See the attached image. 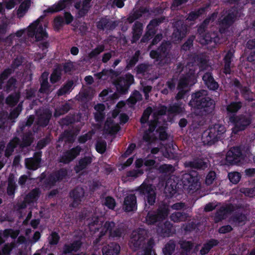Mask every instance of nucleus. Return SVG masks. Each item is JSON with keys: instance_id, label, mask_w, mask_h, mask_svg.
<instances>
[{"instance_id": "c85d7f7f", "label": "nucleus", "mask_w": 255, "mask_h": 255, "mask_svg": "<svg viewBox=\"0 0 255 255\" xmlns=\"http://www.w3.org/2000/svg\"><path fill=\"white\" fill-rule=\"evenodd\" d=\"M66 0H60L58 3L49 7L44 11L47 13H54L64 9L66 6Z\"/></svg>"}, {"instance_id": "5fc2aeb1", "label": "nucleus", "mask_w": 255, "mask_h": 255, "mask_svg": "<svg viewBox=\"0 0 255 255\" xmlns=\"http://www.w3.org/2000/svg\"><path fill=\"white\" fill-rule=\"evenodd\" d=\"M50 117L46 114L41 115L38 119V124L42 127H46L49 124Z\"/></svg>"}, {"instance_id": "a878e982", "label": "nucleus", "mask_w": 255, "mask_h": 255, "mask_svg": "<svg viewBox=\"0 0 255 255\" xmlns=\"http://www.w3.org/2000/svg\"><path fill=\"white\" fill-rule=\"evenodd\" d=\"M184 108L182 102H175L170 104L168 108V114L169 115H177L183 112Z\"/></svg>"}, {"instance_id": "de8ad7c7", "label": "nucleus", "mask_w": 255, "mask_h": 255, "mask_svg": "<svg viewBox=\"0 0 255 255\" xmlns=\"http://www.w3.org/2000/svg\"><path fill=\"white\" fill-rule=\"evenodd\" d=\"M53 22L54 28L56 31H59L65 23L64 18L61 15H58L55 17L54 19Z\"/></svg>"}, {"instance_id": "58836bf2", "label": "nucleus", "mask_w": 255, "mask_h": 255, "mask_svg": "<svg viewBox=\"0 0 255 255\" xmlns=\"http://www.w3.org/2000/svg\"><path fill=\"white\" fill-rule=\"evenodd\" d=\"M142 97L140 92L137 90H134L128 99V102L131 105H135L138 101H141Z\"/></svg>"}, {"instance_id": "c9c22d12", "label": "nucleus", "mask_w": 255, "mask_h": 255, "mask_svg": "<svg viewBox=\"0 0 255 255\" xmlns=\"http://www.w3.org/2000/svg\"><path fill=\"white\" fill-rule=\"evenodd\" d=\"M242 97L248 102H252L254 100L253 93L250 87L248 86H244L240 90Z\"/></svg>"}, {"instance_id": "09e8293b", "label": "nucleus", "mask_w": 255, "mask_h": 255, "mask_svg": "<svg viewBox=\"0 0 255 255\" xmlns=\"http://www.w3.org/2000/svg\"><path fill=\"white\" fill-rule=\"evenodd\" d=\"M105 50V46L103 45H100L97 46L95 49H93L88 54V57L90 59L96 58L101 52Z\"/></svg>"}, {"instance_id": "e433bc0d", "label": "nucleus", "mask_w": 255, "mask_h": 255, "mask_svg": "<svg viewBox=\"0 0 255 255\" xmlns=\"http://www.w3.org/2000/svg\"><path fill=\"white\" fill-rule=\"evenodd\" d=\"M19 97L18 94H11L6 97L5 103L10 107L15 106L18 103Z\"/></svg>"}, {"instance_id": "bb28decb", "label": "nucleus", "mask_w": 255, "mask_h": 255, "mask_svg": "<svg viewBox=\"0 0 255 255\" xmlns=\"http://www.w3.org/2000/svg\"><path fill=\"white\" fill-rule=\"evenodd\" d=\"M120 250V247L118 245L112 243L104 246L103 249V255H118Z\"/></svg>"}, {"instance_id": "3c124183", "label": "nucleus", "mask_w": 255, "mask_h": 255, "mask_svg": "<svg viewBox=\"0 0 255 255\" xmlns=\"http://www.w3.org/2000/svg\"><path fill=\"white\" fill-rule=\"evenodd\" d=\"M53 174L57 181H61L67 175V171L65 168H60Z\"/></svg>"}, {"instance_id": "0eeeda50", "label": "nucleus", "mask_w": 255, "mask_h": 255, "mask_svg": "<svg viewBox=\"0 0 255 255\" xmlns=\"http://www.w3.org/2000/svg\"><path fill=\"white\" fill-rule=\"evenodd\" d=\"M134 81L133 76L128 73L124 76L120 77L114 82L117 92L122 95L127 94L130 86Z\"/></svg>"}, {"instance_id": "cd10ccee", "label": "nucleus", "mask_w": 255, "mask_h": 255, "mask_svg": "<svg viewBox=\"0 0 255 255\" xmlns=\"http://www.w3.org/2000/svg\"><path fill=\"white\" fill-rule=\"evenodd\" d=\"M40 193L39 189L35 188L32 189L25 196L24 202L28 204L36 202L39 197Z\"/></svg>"}, {"instance_id": "49530a36", "label": "nucleus", "mask_w": 255, "mask_h": 255, "mask_svg": "<svg viewBox=\"0 0 255 255\" xmlns=\"http://www.w3.org/2000/svg\"><path fill=\"white\" fill-rule=\"evenodd\" d=\"M19 233L17 231H13L12 230H6L2 234L0 233V244L4 242L3 237L10 236L12 238H15L18 235Z\"/></svg>"}, {"instance_id": "6e6552de", "label": "nucleus", "mask_w": 255, "mask_h": 255, "mask_svg": "<svg viewBox=\"0 0 255 255\" xmlns=\"http://www.w3.org/2000/svg\"><path fill=\"white\" fill-rule=\"evenodd\" d=\"M137 190L141 195L144 196L145 207H146L147 204L149 206L154 205L155 202L156 193L152 185L143 183L138 188Z\"/></svg>"}, {"instance_id": "f257e3e1", "label": "nucleus", "mask_w": 255, "mask_h": 255, "mask_svg": "<svg viewBox=\"0 0 255 255\" xmlns=\"http://www.w3.org/2000/svg\"><path fill=\"white\" fill-rule=\"evenodd\" d=\"M198 175L196 171L192 170L182 175L181 180L182 184H179L174 180H168L166 183L165 192L169 197L166 198L162 202L161 206L158 207H187L185 203L178 202L170 205L169 202L171 199L176 198L183 190L188 192L196 191L199 186Z\"/></svg>"}, {"instance_id": "864d4df0", "label": "nucleus", "mask_w": 255, "mask_h": 255, "mask_svg": "<svg viewBox=\"0 0 255 255\" xmlns=\"http://www.w3.org/2000/svg\"><path fill=\"white\" fill-rule=\"evenodd\" d=\"M31 133L26 132L23 133L22 137V145L24 147L30 146L32 143Z\"/></svg>"}, {"instance_id": "a18cd8bd", "label": "nucleus", "mask_w": 255, "mask_h": 255, "mask_svg": "<svg viewBox=\"0 0 255 255\" xmlns=\"http://www.w3.org/2000/svg\"><path fill=\"white\" fill-rule=\"evenodd\" d=\"M167 215L166 213L164 214H159L157 217H156V215L149 213L146 216V221L148 224H153L157 221V219L165 218V217Z\"/></svg>"}, {"instance_id": "4c0bfd02", "label": "nucleus", "mask_w": 255, "mask_h": 255, "mask_svg": "<svg viewBox=\"0 0 255 255\" xmlns=\"http://www.w3.org/2000/svg\"><path fill=\"white\" fill-rule=\"evenodd\" d=\"M16 78L14 77H11L3 87V90L8 93L14 90L16 88Z\"/></svg>"}, {"instance_id": "13d9d810", "label": "nucleus", "mask_w": 255, "mask_h": 255, "mask_svg": "<svg viewBox=\"0 0 255 255\" xmlns=\"http://www.w3.org/2000/svg\"><path fill=\"white\" fill-rule=\"evenodd\" d=\"M57 181L53 173L50 174L44 181L46 187H51L55 185Z\"/></svg>"}, {"instance_id": "9d476101", "label": "nucleus", "mask_w": 255, "mask_h": 255, "mask_svg": "<svg viewBox=\"0 0 255 255\" xmlns=\"http://www.w3.org/2000/svg\"><path fill=\"white\" fill-rule=\"evenodd\" d=\"M236 96L233 101H230L225 106V109L227 116L229 120L232 117H235L237 114L240 111L243 106V102L241 101L239 97V92H235Z\"/></svg>"}, {"instance_id": "338daca9", "label": "nucleus", "mask_w": 255, "mask_h": 255, "mask_svg": "<svg viewBox=\"0 0 255 255\" xmlns=\"http://www.w3.org/2000/svg\"><path fill=\"white\" fill-rule=\"evenodd\" d=\"M174 248L175 244L173 242H170L167 244L163 250L164 255H171Z\"/></svg>"}, {"instance_id": "bf43d9fd", "label": "nucleus", "mask_w": 255, "mask_h": 255, "mask_svg": "<svg viewBox=\"0 0 255 255\" xmlns=\"http://www.w3.org/2000/svg\"><path fill=\"white\" fill-rule=\"evenodd\" d=\"M107 148V143L105 141H98L96 144V151L100 153L103 154L105 152Z\"/></svg>"}, {"instance_id": "a19ab883", "label": "nucleus", "mask_w": 255, "mask_h": 255, "mask_svg": "<svg viewBox=\"0 0 255 255\" xmlns=\"http://www.w3.org/2000/svg\"><path fill=\"white\" fill-rule=\"evenodd\" d=\"M113 121L110 120H107L105 123V126L107 128V130L111 134H116L120 129V127L118 125H113Z\"/></svg>"}, {"instance_id": "1a4fd4ad", "label": "nucleus", "mask_w": 255, "mask_h": 255, "mask_svg": "<svg viewBox=\"0 0 255 255\" xmlns=\"http://www.w3.org/2000/svg\"><path fill=\"white\" fill-rule=\"evenodd\" d=\"M244 158L241 148L234 146L227 152L226 164L228 165H237L241 163Z\"/></svg>"}, {"instance_id": "ddd939ff", "label": "nucleus", "mask_w": 255, "mask_h": 255, "mask_svg": "<svg viewBox=\"0 0 255 255\" xmlns=\"http://www.w3.org/2000/svg\"><path fill=\"white\" fill-rule=\"evenodd\" d=\"M236 17V12L234 11H229L227 14L220 21V32L225 33L235 22Z\"/></svg>"}, {"instance_id": "4be33fe9", "label": "nucleus", "mask_w": 255, "mask_h": 255, "mask_svg": "<svg viewBox=\"0 0 255 255\" xmlns=\"http://www.w3.org/2000/svg\"><path fill=\"white\" fill-rule=\"evenodd\" d=\"M234 56V51L231 49L229 50L225 55L223 61L224 62V73L227 74H230L231 72V65Z\"/></svg>"}, {"instance_id": "37998d69", "label": "nucleus", "mask_w": 255, "mask_h": 255, "mask_svg": "<svg viewBox=\"0 0 255 255\" xmlns=\"http://www.w3.org/2000/svg\"><path fill=\"white\" fill-rule=\"evenodd\" d=\"M40 163L32 158L25 159V165L27 169L35 170L39 167Z\"/></svg>"}, {"instance_id": "8fccbe9b", "label": "nucleus", "mask_w": 255, "mask_h": 255, "mask_svg": "<svg viewBox=\"0 0 255 255\" xmlns=\"http://www.w3.org/2000/svg\"><path fill=\"white\" fill-rule=\"evenodd\" d=\"M153 120L148 122V128L147 130L149 132H153L156 129L158 124L159 123L158 118H157L156 113L153 114Z\"/></svg>"}, {"instance_id": "6e6d98bb", "label": "nucleus", "mask_w": 255, "mask_h": 255, "mask_svg": "<svg viewBox=\"0 0 255 255\" xmlns=\"http://www.w3.org/2000/svg\"><path fill=\"white\" fill-rule=\"evenodd\" d=\"M217 244V242L216 240H211L205 244L201 250V254L205 255L208 253L209 250L214 246Z\"/></svg>"}, {"instance_id": "6ab92c4d", "label": "nucleus", "mask_w": 255, "mask_h": 255, "mask_svg": "<svg viewBox=\"0 0 255 255\" xmlns=\"http://www.w3.org/2000/svg\"><path fill=\"white\" fill-rule=\"evenodd\" d=\"M103 223V219L102 218H99L97 221L90 224V228L91 230H93V227L95 226V228L97 229L98 230H100V232L102 234L108 231L111 232L112 228L114 227V223L113 222H106L103 227L102 226Z\"/></svg>"}, {"instance_id": "e2e57ef3", "label": "nucleus", "mask_w": 255, "mask_h": 255, "mask_svg": "<svg viewBox=\"0 0 255 255\" xmlns=\"http://www.w3.org/2000/svg\"><path fill=\"white\" fill-rule=\"evenodd\" d=\"M194 37H191L187 39L184 43L181 46V50L188 51L189 50L193 45Z\"/></svg>"}, {"instance_id": "2eb2a0df", "label": "nucleus", "mask_w": 255, "mask_h": 255, "mask_svg": "<svg viewBox=\"0 0 255 255\" xmlns=\"http://www.w3.org/2000/svg\"><path fill=\"white\" fill-rule=\"evenodd\" d=\"M187 31V25L182 21H177L174 24L173 37L177 40H181L186 36Z\"/></svg>"}, {"instance_id": "5701e85b", "label": "nucleus", "mask_w": 255, "mask_h": 255, "mask_svg": "<svg viewBox=\"0 0 255 255\" xmlns=\"http://www.w3.org/2000/svg\"><path fill=\"white\" fill-rule=\"evenodd\" d=\"M48 72L45 71L40 77V88L39 92L40 93H47L49 92L50 86L48 81Z\"/></svg>"}, {"instance_id": "4468645a", "label": "nucleus", "mask_w": 255, "mask_h": 255, "mask_svg": "<svg viewBox=\"0 0 255 255\" xmlns=\"http://www.w3.org/2000/svg\"><path fill=\"white\" fill-rule=\"evenodd\" d=\"M196 81L195 75L192 72H189L180 77L177 89H185L188 86L193 85Z\"/></svg>"}, {"instance_id": "f3484780", "label": "nucleus", "mask_w": 255, "mask_h": 255, "mask_svg": "<svg viewBox=\"0 0 255 255\" xmlns=\"http://www.w3.org/2000/svg\"><path fill=\"white\" fill-rule=\"evenodd\" d=\"M70 196L73 199V203L69 205V207H75L78 206L84 200L85 197L84 189L81 187H76L70 192Z\"/></svg>"}, {"instance_id": "0e129e2a", "label": "nucleus", "mask_w": 255, "mask_h": 255, "mask_svg": "<svg viewBox=\"0 0 255 255\" xmlns=\"http://www.w3.org/2000/svg\"><path fill=\"white\" fill-rule=\"evenodd\" d=\"M216 177V173L214 171H210L206 175L205 183L207 185L212 184Z\"/></svg>"}, {"instance_id": "f03ea898", "label": "nucleus", "mask_w": 255, "mask_h": 255, "mask_svg": "<svg viewBox=\"0 0 255 255\" xmlns=\"http://www.w3.org/2000/svg\"><path fill=\"white\" fill-rule=\"evenodd\" d=\"M188 104L200 117L212 115L215 108V101L208 96L207 91L203 90L193 93Z\"/></svg>"}, {"instance_id": "473e14b6", "label": "nucleus", "mask_w": 255, "mask_h": 255, "mask_svg": "<svg viewBox=\"0 0 255 255\" xmlns=\"http://www.w3.org/2000/svg\"><path fill=\"white\" fill-rule=\"evenodd\" d=\"M31 0H24L21 3L17 11L19 17H22L30 6Z\"/></svg>"}, {"instance_id": "72a5a7b5", "label": "nucleus", "mask_w": 255, "mask_h": 255, "mask_svg": "<svg viewBox=\"0 0 255 255\" xmlns=\"http://www.w3.org/2000/svg\"><path fill=\"white\" fill-rule=\"evenodd\" d=\"M140 55V51L137 50L135 52L134 54L131 56V57L127 61L126 69L129 70L133 67L137 62L138 61L139 57Z\"/></svg>"}, {"instance_id": "7ed1b4c3", "label": "nucleus", "mask_w": 255, "mask_h": 255, "mask_svg": "<svg viewBox=\"0 0 255 255\" xmlns=\"http://www.w3.org/2000/svg\"><path fill=\"white\" fill-rule=\"evenodd\" d=\"M226 131L224 125L215 124L204 131L202 135V142L205 145H212L224 138Z\"/></svg>"}, {"instance_id": "ea45409f", "label": "nucleus", "mask_w": 255, "mask_h": 255, "mask_svg": "<svg viewBox=\"0 0 255 255\" xmlns=\"http://www.w3.org/2000/svg\"><path fill=\"white\" fill-rule=\"evenodd\" d=\"M13 73V70L10 68L5 69L0 74V90L3 89V84L4 80H6L9 76Z\"/></svg>"}, {"instance_id": "4d7b16f0", "label": "nucleus", "mask_w": 255, "mask_h": 255, "mask_svg": "<svg viewBox=\"0 0 255 255\" xmlns=\"http://www.w3.org/2000/svg\"><path fill=\"white\" fill-rule=\"evenodd\" d=\"M159 170L162 173L170 174L174 171V167L172 165L165 164L160 165Z\"/></svg>"}, {"instance_id": "7c9ffc66", "label": "nucleus", "mask_w": 255, "mask_h": 255, "mask_svg": "<svg viewBox=\"0 0 255 255\" xmlns=\"http://www.w3.org/2000/svg\"><path fill=\"white\" fill-rule=\"evenodd\" d=\"M74 83L72 80H68L65 83L57 92L58 96H62L66 94H69L73 86Z\"/></svg>"}, {"instance_id": "603ef678", "label": "nucleus", "mask_w": 255, "mask_h": 255, "mask_svg": "<svg viewBox=\"0 0 255 255\" xmlns=\"http://www.w3.org/2000/svg\"><path fill=\"white\" fill-rule=\"evenodd\" d=\"M228 178L231 182L236 184L241 178V174L238 172H233L228 173Z\"/></svg>"}, {"instance_id": "680f3d73", "label": "nucleus", "mask_w": 255, "mask_h": 255, "mask_svg": "<svg viewBox=\"0 0 255 255\" xmlns=\"http://www.w3.org/2000/svg\"><path fill=\"white\" fill-rule=\"evenodd\" d=\"M102 203L103 205L106 206L107 207H115L116 206L115 200L111 196L106 197L102 201Z\"/></svg>"}, {"instance_id": "69168bd1", "label": "nucleus", "mask_w": 255, "mask_h": 255, "mask_svg": "<svg viewBox=\"0 0 255 255\" xmlns=\"http://www.w3.org/2000/svg\"><path fill=\"white\" fill-rule=\"evenodd\" d=\"M177 80L174 78L169 79L166 82L165 86L170 90V92H173L175 88Z\"/></svg>"}, {"instance_id": "2f4dec72", "label": "nucleus", "mask_w": 255, "mask_h": 255, "mask_svg": "<svg viewBox=\"0 0 255 255\" xmlns=\"http://www.w3.org/2000/svg\"><path fill=\"white\" fill-rule=\"evenodd\" d=\"M125 207H137L136 197L134 194L128 195L124 199Z\"/></svg>"}, {"instance_id": "a211bd4d", "label": "nucleus", "mask_w": 255, "mask_h": 255, "mask_svg": "<svg viewBox=\"0 0 255 255\" xmlns=\"http://www.w3.org/2000/svg\"><path fill=\"white\" fill-rule=\"evenodd\" d=\"M97 27L99 30L113 31L118 26L116 21H112L107 17H101L97 22Z\"/></svg>"}, {"instance_id": "052dcab7", "label": "nucleus", "mask_w": 255, "mask_h": 255, "mask_svg": "<svg viewBox=\"0 0 255 255\" xmlns=\"http://www.w3.org/2000/svg\"><path fill=\"white\" fill-rule=\"evenodd\" d=\"M156 132L159 133V138L161 140H165L168 138V134L164 127L161 126L157 128Z\"/></svg>"}, {"instance_id": "9b49d317", "label": "nucleus", "mask_w": 255, "mask_h": 255, "mask_svg": "<svg viewBox=\"0 0 255 255\" xmlns=\"http://www.w3.org/2000/svg\"><path fill=\"white\" fill-rule=\"evenodd\" d=\"M146 235V231L143 229H139L134 231L131 234L129 242L130 248L136 250L143 245Z\"/></svg>"}, {"instance_id": "393cba45", "label": "nucleus", "mask_w": 255, "mask_h": 255, "mask_svg": "<svg viewBox=\"0 0 255 255\" xmlns=\"http://www.w3.org/2000/svg\"><path fill=\"white\" fill-rule=\"evenodd\" d=\"M186 166L195 169H204L207 167V163L202 159L196 158L192 161L186 162Z\"/></svg>"}, {"instance_id": "c756f323", "label": "nucleus", "mask_w": 255, "mask_h": 255, "mask_svg": "<svg viewBox=\"0 0 255 255\" xmlns=\"http://www.w3.org/2000/svg\"><path fill=\"white\" fill-rule=\"evenodd\" d=\"M19 139L18 137H14L7 143L5 150L4 155L6 157L10 156L14 151L15 148L19 143Z\"/></svg>"}, {"instance_id": "423d86ee", "label": "nucleus", "mask_w": 255, "mask_h": 255, "mask_svg": "<svg viewBox=\"0 0 255 255\" xmlns=\"http://www.w3.org/2000/svg\"><path fill=\"white\" fill-rule=\"evenodd\" d=\"M229 121L234 126L233 131L237 133L247 129L252 123V118L251 115L240 114L231 117Z\"/></svg>"}, {"instance_id": "f8f14e48", "label": "nucleus", "mask_w": 255, "mask_h": 255, "mask_svg": "<svg viewBox=\"0 0 255 255\" xmlns=\"http://www.w3.org/2000/svg\"><path fill=\"white\" fill-rule=\"evenodd\" d=\"M82 149L80 145H77L70 149L66 150L60 156L59 162L65 164H69L80 154Z\"/></svg>"}, {"instance_id": "412c9836", "label": "nucleus", "mask_w": 255, "mask_h": 255, "mask_svg": "<svg viewBox=\"0 0 255 255\" xmlns=\"http://www.w3.org/2000/svg\"><path fill=\"white\" fill-rule=\"evenodd\" d=\"M92 161L93 158L90 156H85L80 158L74 167L76 173H78L83 170L86 169Z\"/></svg>"}, {"instance_id": "dca6fc26", "label": "nucleus", "mask_w": 255, "mask_h": 255, "mask_svg": "<svg viewBox=\"0 0 255 255\" xmlns=\"http://www.w3.org/2000/svg\"><path fill=\"white\" fill-rule=\"evenodd\" d=\"M192 65L198 66L200 70H203L208 67V59L205 54H194L190 57Z\"/></svg>"}, {"instance_id": "f704fd0d", "label": "nucleus", "mask_w": 255, "mask_h": 255, "mask_svg": "<svg viewBox=\"0 0 255 255\" xmlns=\"http://www.w3.org/2000/svg\"><path fill=\"white\" fill-rule=\"evenodd\" d=\"M62 71L60 67H57L54 69L50 77V81L52 84H55L61 79Z\"/></svg>"}, {"instance_id": "aec40b11", "label": "nucleus", "mask_w": 255, "mask_h": 255, "mask_svg": "<svg viewBox=\"0 0 255 255\" xmlns=\"http://www.w3.org/2000/svg\"><path fill=\"white\" fill-rule=\"evenodd\" d=\"M202 80L207 88L211 91H216L218 89L219 85L214 79L211 72H206L202 76Z\"/></svg>"}, {"instance_id": "79ce46f5", "label": "nucleus", "mask_w": 255, "mask_h": 255, "mask_svg": "<svg viewBox=\"0 0 255 255\" xmlns=\"http://www.w3.org/2000/svg\"><path fill=\"white\" fill-rule=\"evenodd\" d=\"M202 44L205 45L212 44V47H215L217 44V38L216 37H212L210 33H206L205 35L203 34Z\"/></svg>"}, {"instance_id": "774afa93", "label": "nucleus", "mask_w": 255, "mask_h": 255, "mask_svg": "<svg viewBox=\"0 0 255 255\" xmlns=\"http://www.w3.org/2000/svg\"><path fill=\"white\" fill-rule=\"evenodd\" d=\"M143 173V171L142 169H137L129 170L127 172V176L129 177L136 178Z\"/></svg>"}, {"instance_id": "c03bdc74", "label": "nucleus", "mask_w": 255, "mask_h": 255, "mask_svg": "<svg viewBox=\"0 0 255 255\" xmlns=\"http://www.w3.org/2000/svg\"><path fill=\"white\" fill-rule=\"evenodd\" d=\"M152 112L153 110L151 107H148L144 110L140 119L141 124H145L148 122L149 116Z\"/></svg>"}, {"instance_id": "b1692460", "label": "nucleus", "mask_w": 255, "mask_h": 255, "mask_svg": "<svg viewBox=\"0 0 255 255\" xmlns=\"http://www.w3.org/2000/svg\"><path fill=\"white\" fill-rule=\"evenodd\" d=\"M209 5L200 7L195 10L190 11L187 15V19L190 21H194L199 17L205 14Z\"/></svg>"}, {"instance_id": "39448f33", "label": "nucleus", "mask_w": 255, "mask_h": 255, "mask_svg": "<svg viewBox=\"0 0 255 255\" xmlns=\"http://www.w3.org/2000/svg\"><path fill=\"white\" fill-rule=\"evenodd\" d=\"M27 35L29 37H34L36 41L45 40L48 38V34L45 28L36 20L28 27Z\"/></svg>"}, {"instance_id": "20e7f679", "label": "nucleus", "mask_w": 255, "mask_h": 255, "mask_svg": "<svg viewBox=\"0 0 255 255\" xmlns=\"http://www.w3.org/2000/svg\"><path fill=\"white\" fill-rule=\"evenodd\" d=\"M171 44L169 41L162 42L155 50H151L149 56L159 64H168L170 61Z\"/></svg>"}]
</instances>
